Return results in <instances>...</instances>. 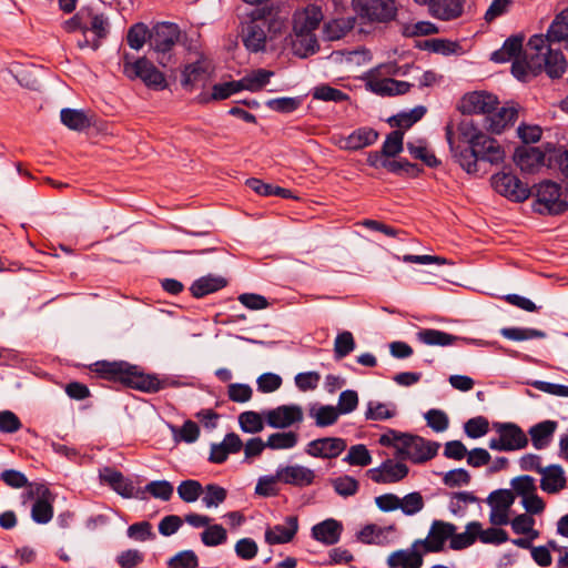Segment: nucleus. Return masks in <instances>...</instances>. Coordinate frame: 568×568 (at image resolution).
<instances>
[{"label":"nucleus","instance_id":"nucleus-63","mask_svg":"<svg viewBox=\"0 0 568 568\" xmlns=\"http://www.w3.org/2000/svg\"><path fill=\"white\" fill-rule=\"evenodd\" d=\"M427 426L436 433L445 432L449 426V419L445 412L440 409H429L424 415Z\"/></svg>","mask_w":568,"mask_h":568},{"label":"nucleus","instance_id":"nucleus-22","mask_svg":"<svg viewBox=\"0 0 568 568\" xmlns=\"http://www.w3.org/2000/svg\"><path fill=\"white\" fill-rule=\"evenodd\" d=\"M243 447V442L235 433H229L219 444L211 445L209 460L214 464H223L229 455L239 453Z\"/></svg>","mask_w":568,"mask_h":568},{"label":"nucleus","instance_id":"nucleus-23","mask_svg":"<svg viewBox=\"0 0 568 568\" xmlns=\"http://www.w3.org/2000/svg\"><path fill=\"white\" fill-rule=\"evenodd\" d=\"M480 161L498 164L504 161L505 152L497 140L486 135H479V140L473 148Z\"/></svg>","mask_w":568,"mask_h":568},{"label":"nucleus","instance_id":"nucleus-49","mask_svg":"<svg viewBox=\"0 0 568 568\" xmlns=\"http://www.w3.org/2000/svg\"><path fill=\"white\" fill-rule=\"evenodd\" d=\"M344 463L352 466H368L372 464V455L363 444L351 446L347 455L343 458Z\"/></svg>","mask_w":568,"mask_h":568},{"label":"nucleus","instance_id":"nucleus-32","mask_svg":"<svg viewBox=\"0 0 568 568\" xmlns=\"http://www.w3.org/2000/svg\"><path fill=\"white\" fill-rule=\"evenodd\" d=\"M429 9L440 20H453L462 16L464 6L459 0H434Z\"/></svg>","mask_w":568,"mask_h":568},{"label":"nucleus","instance_id":"nucleus-58","mask_svg":"<svg viewBox=\"0 0 568 568\" xmlns=\"http://www.w3.org/2000/svg\"><path fill=\"white\" fill-rule=\"evenodd\" d=\"M355 349V341L353 334L348 331L339 333L334 342L335 357L341 359Z\"/></svg>","mask_w":568,"mask_h":568},{"label":"nucleus","instance_id":"nucleus-52","mask_svg":"<svg viewBox=\"0 0 568 568\" xmlns=\"http://www.w3.org/2000/svg\"><path fill=\"white\" fill-rule=\"evenodd\" d=\"M203 494L202 503L206 508L220 506L225 501L227 496L226 489L216 484L206 485L205 488H203Z\"/></svg>","mask_w":568,"mask_h":568},{"label":"nucleus","instance_id":"nucleus-50","mask_svg":"<svg viewBox=\"0 0 568 568\" xmlns=\"http://www.w3.org/2000/svg\"><path fill=\"white\" fill-rule=\"evenodd\" d=\"M398 509L406 516H414L423 510L425 506L424 498L420 493L413 491L405 495L403 498L399 497Z\"/></svg>","mask_w":568,"mask_h":568},{"label":"nucleus","instance_id":"nucleus-47","mask_svg":"<svg viewBox=\"0 0 568 568\" xmlns=\"http://www.w3.org/2000/svg\"><path fill=\"white\" fill-rule=\"evenodd\" d=\"M88 9V17L84 20V30L92 31L98 39L104 38L108 33V19L103 14L94 13L91 8Z\"/></svg>","mask_w":568,"mask_h":568},{"label":"nucleus","instance_id":"nucleus-39","mask_svg":"<svg viewBox=\"0 0 568 568\" xmlns=\"http://www.w3.org/2000/svg\"><path fill=\"white\" fill-rule=\"evenodd\" d=\"M480 532V524L478 521H471L466 526V531L456 534L450 537V548L454 550L465 549L471 546L477 535Z\"/></svg>","mask_w":568,"mask_h":568},{"label":"nucleus","instance_id":"nucleus-3","mask_svg":"<svg viewBox=\"0 0 568 568\" xmlns=\"http://www.w3.org/2000/svg\"><path fill=\"white\" fill-rule=\"evenodd\" d=\"M94 372L104 378L146 393H155L163 387L161 381L154 375H148L139 371L136 366L126 362H97Z\"/></svg>","mask_w":568,"mask_h":568},{"label":"nucleus","instance_id":"nucleus-62","mask_svg":"<svg viewBox=\"0 0 568 568\" xmlns=\"http://www.w3.org/2000/svg\"><path fill=\"white\" fill-rule=\"evenodd\" d=\"M403 139H404V132L396 130L390 132L382 146L383 155L387 158H392L397 155L403 150Z\"/></svg>","mask_w":568,"mask_h":568},{"label":"nucleus","instance_id":"nucleus-48","mask_svg":"<svg viewBox=\"0 0 568 568\" xmlns=\"http://www.w3.org/2000/svg\"><path fill=\"white\" fill-rule=\"evenodd\" d=\"M331 484L335 493L345 498L354 496L359 489V483L349 475H343L333 478Z\"/></svg>","mask_w":568,"mask_h":568},{"label":"nucleus","instance_id":"nucleus-31","mask_svg":"<svg viewBox=\"0 0 568 568\" xmlns=\"http://www.w3.org/2000/svg\"><path fill=\"white\" fill-rule=\"evenodd\" d=\"M557 426L558 424L555 420H544L530 427L528 433L530 435L534 447L536 449H544L548 447L557 429Z\"/></svg>","mask_w":568,"mask_h":568},{"label":"nucleus","instance_id":"nucleus-8","mask_svg":"<svg viewBox=\"0 0 568 568\" xmlns=\"http://www.w3.org/2000/svg\"><path fill=\"white\" fill-rule=\"evenodd\" d=\"M265 423L272 428L285 429L304 419V413L300 405H281L272 409L263 410Z\"/></svg>","mask_w":568,"mask_h":568},{"label":"nucleus","instance_id":"nucleus-7","mask_svg":"<svg viewBox=\"0 0 568 568\" xmlns=\"http://www.w3.org/2000/svg\"><path fill=\"white\" fill-rule=\"evenodd\" d=\"M491 185L497 193L514 202L526 201L531 191L518 176L511 173L500 172L491 176Z\"/></svg>","mask_w":568,"mask_h":568},{"label":"nucleus","instance_id":"nucleus-54","mask_svg":"<svg viewBox=\"0 0 568 568\" xmlns=\"http://www.w3.org/2000/svg\"><path fill=\"white\" fill-rule=\"evenodd\" d=\"M178 495L185 503H194L203 494V487L200 481L187 479L178 486Z\"/></svg>","mask_w":568,"mask_h":568},{"label":"nucleus","instance_id":"nucleus-14","mask_svg":"<svg viewBox=\"0 0 568 568\" xmlns=\"http://www.w3.org/2000/svg\"><path fill=\"white\" fill-rule=\"evenodd\" d=\"M346 440L339 437H323L311 440L305 453L316 458H336L346 449Z\"/></svg>","mask_w":568,"mask_h":568},{"label":"nucleus","instance_id":"nucleus-16","mask_svg":"<svg viewBox=\"0 0 568 568\" xmlns=\"http://www.w3.org/2000/svg\"><path fill=\"white\" fill-rule=\"evenodd\" d=\"M407 474L408 467L405 464L392 459H387L379 467L367 471L369 478L378 484L397 483L405 478Z\"/></svg>","mask_w":568,"mask_h":568},{"label":"nucleus","instance_id":"nucleus-36","mask_svg":"<svg viewBox=\"0 0 568 568\" xmlns=\"http://www.w3.org/2000/svg\"><path fill=\"white\" fill-rule=\"evenodd\" d=\"M60 119L68 129L74 131H83L92 124L88 114L84 111L77 109H62L60 112Z\"/></svg>","mask_w":568,"mask_h":568},{"label":"nucleus","instance_id":"nucleus-56","mask_svg":"<svg viewBox=\"0 0 568 568\" xmlns=\"http://www.w3.org/2000/svg\"><path fill=\"white\" fill-rule=\"evenodd\" d=\"M395 416V407H389L388 404L373 402L367 404L365 418L368 420H385Z\"/></svg>","mask_w":568,"mask_h":568},{"label":"nucleus","instance_id":"nucleus-57","mask_svg":"<svg viewBox=\"0 0 568 568\" xmlns=\"http://www.w3.org/2000/svg\"><path fill=\"white\" fill-rule=\"evenodd\" d=\"M240 87L237 81H230L224 83H217L214 84L212 88V93L203 98L202 101L210 102V101H219V100H225L230 98L232 94L240 92Z\"/></svg>","mask_w":568,"mask_h":568},{"label":"nucleus","instance_id":"nucleus-44","mask_svg":"<svg viewBox=\"0 0 568 568\" xmlns=\"http://www.w3.org/2000/svg\"><path fill=\"white\" fill-rule=\"evenodd\" d=\"M500 334L503 337L515 342L546 337V333L544 331L529 327H504L500 329Z\"/></svg>","mask_w":568,"mask_h":568},{"label":"nucleus","instance_id":"nucleus-12","mask_svg":"<svg viewBox=\"0 0 568 568\" xmlns=\"http://www.w3.org/2000/svg\"><path fill=\"white\" fill-rule=\"evenodd\" d=\"M497 98L486 91H474L463 97L459 110L463 114H490L497 106Z\"/></svg>","mask_w":568,"mask_h":568},{"label":"nucleus","instance_id":"nucleus-60","mask_svg":"<svg viewBox=\"0 0 568 568\" xmlns=\"http://www.w3.org/2000/svg\"><path fill=\"white\" fill-rule=\"evenodd\" d=\"M205 70L200 62L187 64L183 72L181 84L185 89H191L193 85L204 78Z\"/></svg>","mask_w":568,"mask_h":568},{"label":"nucleus","instance_id":"nucleus-34","mask_svg":"<svg viewBox=\"0 0 568 568\" xmlns=\"http://www.w3.org/2000/svg\"><path fill=\"white\" fill-rule=\"evenodd\" d=\"M274 75L273 71L265 69H256L237 80L240 90L256 92L262 90Z\"/></svg>","mask_w":568,"mask_h":568},{"label":"nucleus","instance_id":"nucleus-6","mask_svg":"<svg viewBox=\"0 0 568 568\" xmlns=\"http://www.w3.org/2000/svg\"><path fill=\"white\" fill-rule=\"evenodd\" d=\"M398 458L408 459L414 464H423L437 455L439 443L425 439L417 435L406 434L399 444Z\"/></svg>","mask_w":568,"mask_h":568},{"label":"nucleus","instance_id":"nucleus-24","mask_svg":"<svg viewBox=\"0 0 568 568\" xmlns=\"http://www.w3.org/2000/svg\"><path fill=\"white\" fill-rule=\"evenodd\" d=\"M523 43H524V36L521 34H515L509 38H507L503 44V47L499 50H496L491 53L490 60L496 63H505L513 59L514 62L526 61V50L524 51V59H518L519 54L523 52Z\"/></svg>","mask_w":568,"mask_h":568},{"label":"nucleus","instance_id":"nucleus-10","mask_svg":"<svg viewBox=\"0 0 568 568\" xmlns=\"http://www.w3.org/2000/svg\"><path fill=\"white\" fill-rule=\"evenodd\" d=\"M365 87L375 94L393 97L408 92L412 84L392 78H381L379 74H376V71H369L365 77Z\"/></svg>","mask_w":568,"mask_h":568},{"label":"nucleus","instance_id":"nucleus-1","mask_svg":"<svg viewBox=\"0 0 568 568\" xmlns=\"http://www.w3.org/2000/svg\"><path fill=\"white\" fill-rule=\"evenodd\" d=\"M568 38V9L561 11L550 23L546 34H534L526 45V61L513 62L511 73L520 81L529 74L537 75L545 71L551 79H559L567 70V60L556 43Z\"/></svg>","mask_w":568,"mask_h":568},{"label":"nucleus","instance_id":"nucleus-21","mask_svg":"<svg viewBox=\"0 0 568 568\" xmlns=\"http://www.w3.org/2000/svg\"><path fill=\"white\" fill-rule=\"evenodd\" d=\"M396 6L394 0H364L362 12L372 21L385 22L395 18Z\"/></svg>","mask_w":568,"mask_h":568},{"label":"nucleus","instance_id":"nucleus-61","mask_svg":"<svg viewBox=\"0 0 568 568\" xmlns=\"http://www.w3.org/2000/svg\"><path fill=\"white\" fill-rule=\"evenodd\" d=\"M150 31L143 23H136L129 29L126 41L130 48L140 50L146 40L149 41Z\"/></svg>","mask_w":568,"mask_h":568},{"label":"nucleus","instance_id":"nucleus-55","mask_svg":"<svg viewBox=\"0 0 568 568\" xmlns=\"http://www.w3.org/2000/svg\"><path fill=\"white\" fill-rule=\"evenodd\" d=\"M385 169L397 175L410 178L417 176L422 172V169L417 164L410 163L405 159L388 160V162L385 163Z\"/></svg>","mask_w":568,"mask_h":568},{"label":"nucleus","instance_id":"nucleus-4","mask_svg":"<svg viewBox=\"0 0 568 568\" xmlns=\"http://www.w3.org/2000/svg\"><path fill=\"white\" fill-rule=\"evenodd\" d=\"M181 30L173 22L156 23L149 33V44L155 53V59L163 68L172 67L176 63L174 59V47L181 39Z\"/></svg>","mask_w":568,"mask_h":568},{"label":"nucleus","instance_id":"nucleus-42","mask_svg":"<svg viewBox=\"0 0 568 568\" xmlns=\"http://www.w3.org/2000/svg\"><path fill=\"white\" fill-rule=\"evenodd\" d=\"M298 443V434L295 432L273 433L267 437L266 446L273 450L292 449Z\"/></svg>","mask_w":568,"mask_h":568},{"label":"nucleus","instance_id":"nucleus-26","mask_svg":"<svg viewBox=\"0 0 568 568\" xmlns=\"http://www.w3.org/2000/svg\"><path fill=\"white\" fill-rule=\"evenodd\" d=\"M494 428L504 439L505 445L511 450L521 449L527 446L528 439L523 429L513 423H495Z\"/></svg>","mask_w":568,"mask_h":568},{"label":"nucleus","instance_id":"nucleus-18","mask_svg":"<svg viewBox=\"0 0 568 568\" xmlns=\"http://www.w3.org/2000/svg\"><path fill=\"white\" fill-rule=\"evenodd\" d=\"M34 494L38 496L31 508V518L34 523L45 525L53 517V496L48 487L38 485Z\"/></svg>","mask_w":568,"mask_h":568},{"label":"nucleus","instance_id":"nucleus-27","mask_svg":"<svg viewBox=\"0 0 568 568\" xmlns=\"http://www.w3.org/2000/svg\"><path fill=\"white\" fill-rule=\"evenodd\" d=\"M378 139V132L371 128H359L348 136L341 139L339 146L344 150L356 151L374 144Z\"/></svg>","mask_w":568,"mask_h":568},{"label":"nucleus","instance_id":"nucleus-46","mask_svg":"<svg viewBox=\"0 0 568 568\" xmlns=\"http://www.w3.org/2000/svg\"><path fill=\"white\" fill-rule=\"evenodd\" d=\"M227 540L226 529L219 524L209 526L201 532V541L206 547H216L225 544Z\"/></svg>","mask_w":568,"mask_h":568},{"label":"nucleus","instance_id":"nucleus-59","mask_svg":"<svg viewBox=\"0 0 568 568\" xmlns=\"http://www.w3.org/2000/svg\"><path fill=\"white\" fill-rule=\"evenodd\" d=\"M312 95L313 99L321 101L342 102L348 99V95L345 92L327 84L314 88Z\"/></svg>","mask_w":568,"mask_h":568},{"label":"nucleus","instance_id":"nucleus-40","mask_svg":"<svg viewBox=\"0 0 568 568\" xmlns=\"http://www.w3.org/2000/svg\"><path fill=\"white\" fill-rule=\"evenodd\" d=\"M406 149L414 159L423 161L429 168H435L439 164L434 153L428 150L425 140L408 141Z\"/></svg>","mask_w":568,"mask_h":568},{"label":"nucleus","instance_id":"nucleus-20","mask_svg":"<svg viewBox=\"0 0 568 568\" xmlns=\"http://www.w3.org/2000/svg\"><path fill=\"white\" fill-rule=\"evenodd\" d=\"M322 20L323 12L321 7L316 4H308L306 8L295 12L293 19V31L314 33Z\"/></svg>","mask_w":568,"mask_h":568},{"label":"nucleus","instance_id":"nucleus-37","mask_svg":"<svg viewBox=\"0 0 568 568\" xmlns=\"http://www.w3.org/2000/svg\"><path fill=\"white\" fill-rule=\"evenodd\" d=\"M308 415L315 420V425L317 427L332 426L337 422L339 417V413L337 412L336 407L317 404L310 407Z\"/></svg>","mask_w":568,"mask_h":568},{"label":"nucleus","instance_id":"nucleus-41","mask_svg":"<svg viewBox=\"0 0 568 568\" xmlns=\"http://www.w3.org/2000/svg\"><path fill=\"white\" fill-rule=\"evenodd\" d=\"M265 419L263 413L246 410L239 415V425L243 433L257 434L264 429Z\"/></svg>","mask_w":568,"mask_h":568},{"label":"nucleus","instance_id":"nucleus-43","mask_svg":"<svg viewBox=\"0 0 568 568\" xmlns=\"http://www.w3.org/2000/svg\"><path fill=\"white\" fill-rule=\"evenodd\" d=\"M426 113V108L423 105L415 106L410 111L400 112L396 115L389 118L388 123L392 126H397L402 129H408L417 121H419Z\"/></svg>","mask_w":568,"mask_h":568},{"label":"nucleus","instance_id":"nucleus-64","mask_svg":"<svg viewBox=\"0 0 568 568\" xmlns=\"http://www.w3.org/2000/svg\"><path fill=\"white\" fill-rule=\"evenodd\" d=\"M199 558L193 550H182L168 561L169 568H196Z\"/></svg>","mask_w":568,"mask_h":568},{"label":"nucleus","instance_id":"nucleus-35","mask_svg":"<svg viewBox=\"0 0 568 568\" xmlns=\"http://www.w3.org/2000/svg\"><path fill=\"white\" fill-rule=\"evenodd\" d=\"M224 286H226V280L224 277L207 275L196 280L190 290L194 297L200 298L207 294L214 293Z\"/></svg>","mask_w":568,"mask_h":568},{"label":"nucleus","instance_id":"nucleus-5","mask_svg":"<svg viewBox=\"0 0 568 568\" xmlns=\"http://www.w3.org/2000/svg\"><path fill=\"white\" fill-rule=\"evenodd\" d=\"M123 73L130 79H140L146 87L163 90L166 87L164 74L146 58L131 61L129 54L124 55Z\"/></svg>","mask_w":568,"mask_h":568},{"label":"nucleus","instance_id":"nucleus-2","mask_svg":"<svg viewBox=\"0 0 568 568\" xmlns=\"http://www.w3.org/2000/svg\"><path fill=\"white\" fill-rule=\"evenodd\" d=\"M242 26V42L250 52L265 50L266 41L281 31L282 21L276 19L268 7L255 8Z\"/></svg>","mask_w":568,"mask_h":568},{"label":"nucleus","instance_id":"nucleus-38","mask_svg":"<svg viewBox=\"0 0 568 568\" xmlns=\"http://www.w3.org/2000/svg\"><path fill=\"white\" fill-rule=\"evenodd\" d=\"M417 338L426 345L447 346L452 345L458 337L443 331L424 328L417 332Z\"/></svg>","mask_w":568,"mask_h":568},{"label":"nucleus","instance_id":"nucleus-9","mask_svg":"<svg viewBox=\"0 0 568 568\" xmlns=\"http://www.w3.org/2000/svg\"><path fill=\"white\" fill-rule=\"evenodd\" d=\"M560 186L551 181H544L536 187L537 202L550 214H560L568 210V202L560 199Z\"/></svg>","mask_w":568,"mask_h":568},{"label":"nucleus","instance_id":"nucleus-33","mask_svg":"<svg viewBox=\"0 0 568 568\" xmlns=\"http://www.w3.org/2000/svg\"><path fill=\"white\" fill-rule=\"evenodd\" d=\"M292 50L295 55L306 58L318 50L316 37L312 32H294Z\"/></svg>","mask_w":568,"mask_h":568},{"label":"nucleus","instance_id":"nucleus-13","mask_svg":"<svg viewBox=\"0 0 568 568\" xmlns=\"http://www.w3.org/2000/svg\"><path fill=\"white\" fill-rule=\"evenodd\" d=\"M101 481L109 485L116 494L123 498H140L145 499V496L140 495V489L135 490L133 483L123 476V474L114 468L104 467L99 471Z\"/></svg>","mask_w":568,"mask_h":568},{"label":"nucleus","instance_id":"nucleus-30","mask_svg":"<svg viewBox=\"0 0 568 568\" xmlns=\"http://www.w3.org/2000/svg\"><path fill=\"white\" fill-rule=\"evenodd\" d=\"M518 116V111L514 105L500 108L497 112L486 118V129L493 133H501L507 126L511 125Z\"/></svg>","mask_w":568,"mask_h":568},{"label":"nucleus","instance_id":"nucleus-25","mask_svg":"<svg viewBox=\"0 0 568 568\" xmlns=\"http://www.w3.org/2000/svg\"><path fill=\"white\" fill-rule=\"evenodd\" d=\"M515 163L525 173L537 172L545 162V154L538 148H518L514 155Z\"/></svg>","mask_w":568,"mask_h":568},{"label":"nucleus","instance_id":"nucleus-45","mask_svg":"<svg viewBox=\"0 0 568 568\" xmlns=\"http://www.w3.org/2000/svg\"><path fill=\"white\" fill-rule=\"evenodd\" d=\"M144 493L150 494L152 497L168 501L172 498L174 493L173 485L168 480H153L140 489V495L144 496Z\"/></svg>","mask_w":568,"mask_h":568},{"label":"nucleus","instance_id":"nucleus-29","mask_svg":"<svg viewBox=\"0 0 568 568\" xmlns=\"http://www.w3.org/2000/svg\"><path fill=\"white\" fill-rule=\"evenodd\" d=\"M540 474V488L548 494H556L566 486L565 471L559 465L544 467Z\"/></svg>","mask_w":568,"mask_h":568},{"label":"nucleus","instance_id":"nucleus-17","mask_svg":"<svg viewBox=\"0 0 568 568\" xmlns=\"http://www.w3.org/2000/svg\"><path fill=\"white\" fill-rule=\"evenodd\" d=\"M415 540L409 548L393 551L387 557V566L389 568H420L423 566L424 552Z\"/></svg>","mask_w":568,"mask_h":568},{"label":"nucleus","instance_id":"nucleus-28","mask_svg":"<svg viewBox=\"0 0 568 568\" xmlns=\"http://www.w3.org/2000/svg\"><path fill=\"white\" fill-rule=\"evenodd\" d=\"M342 524L335 519H326L312 527V537L327 546L335 545L342 534Z\"/></svg>","mask_w":568,"mask_h":568},{"label":"nucleus","instance_id":"nucleus-51","mask_svg":"<svg viewBox=\"0 0 568 568\" xmlns=\"http://www.w3.org/2000/svg\"><path fill=\"white\" fill-rule=\"evenodd\" d=\"M266 106L272 111L280 113H292L297 110L302 104L301 97H282L270 99L266 101Z\"/></svg>","mask_w":568,"mask_h":568},{"label":"nucleus","instance_id":"nucleus-15","mask_svg":"<svg viewBox=\"0 0 568 568\" xmlns=\"http://www.w3.org/2000/svg\"><path fill=\"white\" fill-rule=\"evenodd\" d=\"M315 477L313 469L298 464L278 466L276 469V478H280V483L295 487L311 486Z\"/></svg>","mask_w":568,"mask_h":568},{"label":"nucleus","instance_id":"nucleus-19","mask_svg":"<svg viewBox=\"0 0 568 568\" xmlns=\"http://www.w3.org/2000/svg\"><path fill=\"white\" fill-rule=\"evenodd\" d=\"M298 531V518L287 516L284 525L268 526L265 529V542L268 545H282L293 540Z\"/></svg>","mask_w":568,"mask_h":568},{"label":"nucleus","instance_id":"nucleus-11","mask_svg":"<svg viewBox=\"0 0 568 568\" xmlns=\"http://www.w3.org/2000/svg\"><path fill=\"white\" fill-rule=\"evenodd\" d=\"M456 531V526L442 520H434L428 536L425 539H416L424 552H439L444 549L447 539Z\"/></svg>","mask_w":568,"mask_h":568},{"label":"nucleus","instance_id":"nucleus-53","mask_svg":"<svg viewBox=\"0 0 568 568\" xmlns=\"http://www.w3.org/2000/svg\"><path fill=\"white\" fill-rule=\"evenodd\" d=\"M171 430L175 442L192 444L196 442L200 436V428L197 424L192 420H186L181 428L171 426Z\"/></svg>","mask_w":568,"mask_h":568}]
</instances>
